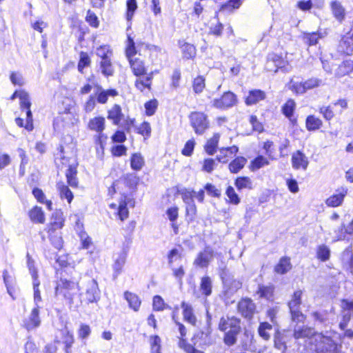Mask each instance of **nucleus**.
<instances>
[{"label": "nucleus", "instance_id": "34", "mask_svg": "<svg viewBox=\"0 0 353 353\" xmlns=\"http://www.w3.org/2000/svg\"><path fill=\"white\" fill-rule=\"evenodd\" d=\"M145 77L141 78L139 77L135 81L136 88L140 91L143 92L145 88H150V85L152 82V79L153 78V73L150 72L149 74L147 73Z\"/></svg>", "mask_w": 353, "mask_h": 353}, {"label": "nucleus", "instance_id": "44", "mask_svg": "<svg viewBox=\"0 0 353 353\" xmlns=\"http://www.w3.org/2000/svg\"><path fill=\"white\" fill-rule=\"evenodd\" d=\"M177 193L181 195V198L185 204L194 202L193 198L194 194H196L195 191L182 188L178 189Z\"/></svg>", "mask_w": 353, "mask_h": 353}, {"label": "nucleus", "instance_id": "12", "mask_svg": "<svg viewBox=\"0 0 353 353\" xmlns=\"http://www.w3.org/2000/svg\"><path fill=\"white\" fill-rule=\"evenodd\" d=\"M338 51L347 55H350L353 52V19L350 30L339 41Z\"/></svg>", "mask_w": 353, "mask_h": 353}, {"label": "nucleus", "instance_id": "40", "mask_svg": "<svg viewBox=\"0 0 353 353\" xmlns=\"http://www.w3.org/2000/svg\"><path fill=\"white\" fill-rule=\"evenodd\" d=\"M322 37V33L319 32H307L303 34V40L309 46H314L318 43L319 39Z\"/></svg>", "mask_w": 353, "mask_h": 353}, {"label": "nucleus", "instance_id": "38", "mask_svg": "<svg viewBox=\"0 0 353 353\" xmlns=\"http://www.w3.org/2000/svg\"><path fill=\"white\" fill-rule=\"evenodd\" d=\"M234 185L238 190L243 189L252 190L253 188V183L252 180L248 176H239L235 180Z\"/></svg>", "mask_w": 353, "mask_h": 353}, {"label": "nucleus", "instance_id": "28", "mask_svg": "<svg viewBox=\"0 0 353 353\" xmlns=\"http://www.w3.org/2000/svg\"><path fill=\"white\" fill-rule=\"evenodd\" d=\"M247 159L243 157H237L233 159L228 165L231 173L236 174L242 170L247 163Z\"/></svg>", "mask_w": 353, "mask_h": 353}, {"label": "nucleus", "instance_id": "46", "mask_svg": "<svg viewBox=\"0 0 353 353\" xmlns=\"http://www.w3.org/2000/svg\"><path fill=\"white\" fill-rule=\"evenodd\" d=\"M161 339L158 335H153L150 337L151 353H161Z\"/></svg>", "mask_w": 353, "mask_h": 353}, {"label": "nucleus", "instance_id": "15", "mask_svg": "<svg viewBox=\"0 0 353 353\" xmlns=\"http://www.w3.org/2000/svg\"><path fill=\"white\" fill-rule=\"evenodd\" d=\"M238 310L242 316L251 319L255 312L256 306L250 299H243L239 302Z\"/></svg>", "mask_w": 353, "mask_h": 353}, {"label": "nucleus", "instance_id": "54", "mask_svg": "<svg viewBox=\"0 0 353 353\" xmlns=\"http://www.w3.org/2000/svg\"><path fill=\"white\" fill-rule=\"evenodd\" d=\"M182 51L183 57L189 59L193 58L196 55V48L195 47L190 43H185L182 46Z\"/></svg>", "mask_w": 353, "mask_h": 353}, {"label": "nucleus", "instance_id": "17", "mask_svg": "<svg viewBox=\"0 0 353 353\" xmlns=\"http://www.w3.org/2000/svg\"><path fill=\"white\" fill-rule=\"evenodd\" d=\"M285 63V61L281 56L272 54L268 56L265 67L268 70L276 72L279 69L283 70Z\"/></svg>", "mask_w": 353, "mask_h": 353}, {"label": "nucleus", "instance_id": "60", "mask_svg": "<svg viewBox=\"0 0 353 353\" xmlns=\"http://www.w3.org/2000/svg\"><path fill=\"white\" fill-rule=\"evenodd\" d=\"M125 131H126V130H123V128H121V130H117L114 134L112 135V142L120 143H123L126 140Z\"/></svg>", "mask_w": 353, "mask_h": 353}, {"label": "nucleus", "instance_id": "52", "mask_svg": "<svg viewBox=\"0 0 353 353\" xmlns=\"http://www.w3.org/2000/svg\"><path fill=\"white\" fill-rule=\"evenodd\" d=\"M165 308L170 309V306L164 303L163 299L159 295H156L153 298V309L156 311H162Z\"/></svg>", "mask_w": 353, "mask_h": 353}, {"label": "nucleus", "instance_id": "16", "mask_svg": "<svg viewBox=\"0 0 353 353\" xmlns=\"http://www.w3.org/2000/svg\"><path fill=\"white\" fill-rule=\"evenodd\" d=\"M347 194V188L341 187L338 188L335 193L328 197L325 201V204L329 207L336 208L342 205L344 198Z\"/></svg>", "mask_w": 353, "mask_h": 353}, {"label": "nucleus", "instance_id": "26", "mask_svg": "<svg viewBox=\"0 0 353 353\" xmlns=\"http://www.w3.org/2000/svg\"><path fill=\"white\" fill-rule=\"evenodd\" d=\"M124 298L128 301V305L131 309L135 312L139 310L141 301L136 294L126 291L124 293Z\"/></svg>", "mask_w": 353, "mask_h": 353}, {"label": "nucleus", "instance_id": "59", "mask_svg": "<svg viewBox=\"0 0 353 353\" xmlns=\"http://www.w3.org/2000/svg\"><path fill=\"white\" fill-rule=\"evenodd\" d=\"M158 101L156 99H152L145 103V114L148 116H152L157 108Z\"/></svg>", "mask_w": 353, "mask_h": 353}, {"label": "nucleus", "instance_id": "5", "mask_svg": "<svg viewBox=\"0 0 353 353\" xmlns=\"http://www.w3.org/2000/svg\"><path fill=\"white\" fill-rule=\"evenodd\" d=\"M88 127L91 130H94L99 133L97 143V145H99L100 148L97 147V154H99L101 150L103 154L104 150V145L105 144L108 139V137L104 136V134H102L105 127V119L101 117H94L89 121Z\"/></svg>", "mask_w": 353, "mask_h": 353}, {"label": "nucleus", "instance_id": "25", "mask_svg": "<svg viewBox=\"0 0 353 353\" xmlns=\"http://www.w3.org/2000/svg\"><path fill=\"white\" fill-rule=\"evenodd\" d=\"M265 98V94L261 90H253L249 92L245 99V103L248 105L255 104Z\"/></svg>", "mask_w": 353, "mask_h": 353}, {"label": "nucleus", "instance_id": "18", "mask_svg": "<svg viewBox=\"0 0 353 353\" xmlns=\"http://www.w3.org/2000/svg\"><path fill=\"white\" fill-rule=\"evenodd\" d=\"M61 337L60 340H54L55 343H61L64 345L63 350L65 353H72V347L74 342L72 333L67 328L61 331Z\"/></svg>", "mask_w": 353, "mask_h": 353}, {"label": "nucleus", "instance_id": "21", "mask_svg": "<svg viewBox=\"0 0 353 353\" xmlns=\"http://www.w3.org/2000/svg\"><path fill=\"white\" fill-rule=\"evenodd\" d=\"M128 205L133 207L134 205V201H133L132 199L129 197L124 196V198L122 199L119 203L117 211V215L121 221H124L128 217L129 211L127 208Z\"/></svg>", "mask_w": 353, "mask_h": 353}, {"label": "nucleus", "instance_id": "7", "mask_svg": "<svg viewBox=\"0 0 353 353\" xmlns=\"http://www.w3.org/2000/svg\"><path fill=\"white\" fill-rule=\"evenodd\" d=\"M192 127L196 134L201 135L209 128V121L207 116L202 112H192L190 115Z\"/></svg>", "mask_w": 353, "mask_h": 353}, {"label": "nucleus", "instance_id": "47", "mask_svg": "<svg viewBox=\"0 0 353 353\" xmlns=\"http://www.w3.org/2000/svg\"><path fill=\"white\" fill-rule=\"evenodd\" d=\"M144 164L143 158L140 154L134 153L131 157L130 165L134 170H140Z\"/></svg>", "mask_w": 353, "mask_h": 353}, {"label": "nucleus", "instance_id": "57", "mask_svg": "<svg viewBox=\"0 0 353 353\" xmlns=\"http://www.w3.org/2000/svg\"><path fill=\"white\" fill-rule=\"evenodd\" d=\"M90 63V59L86 52H81L80 53V59L78 63V70L80 72H83V69L88 66Z\"/></svg>", "mask_w": 353, "mask_h": 353}, {"label": "nucleus", "instance_id": "6", "mask_svg": "<svg viewBox=\"0 0 353 353\" xmlns=\"http://www.w3.org/2000/svg\"><path fill=\"white\" fill-rule=\"evenodd\" d=\"M112 121L114 125L129 132L134 124V119H130L129 117L125 118L120 105L115 104L112 108Z\"/></svg>", "mask_w": 353, "mask_h": 353}, {"label": "nucleus", "instance_id": "37", "mask_svg": "<svg viewBox=\"0 0 353 353\" xmlns=\"http://www.w3.org/2000/svg\"><path fill=\"white\" fill-rule=\"evenodd\" d=\"M331 8L334 17L339 21H342L345 17V9L341 3L338 1H333L331 3Z\"/></svg>", "mask_w": 353, "mask_h": 353}, {"label": "nucleus", "instance_id": "27", "mask_svg": "<svg viewBox=\"0 0 353 353\" xmlns=\"http://www.w3.org/2000/svg\"><path fill=\"white\" fill-rule=\"evenodd\" d=\"M76 223L77 230H79V236L81 239L82 248L88 249L92 244V239L85 231L81 230V228H83V224L80 222V221L78 220L76 222Z\"/></svg>", "mask_w": 353, "mask_h": 353}, {"label": "nucleus", "instance_id": "33", "mask_svg": "<svg viewBox=\"0 0 353 353\" xmlns=\"http://www.w3.org/2000/svg\"><path fill=\"white\" fill-rule=\"evenodd\" d=\"M322 121L314 115H309L305 120V126L309 131H315L321 128Z\"/></svg>", "mask_w": 353, "mask_h": 353}, {"label": "nucleus", "instance_id": "55", "mask_svg": "<svg viewBox=\"0 0 353 353\" xmlns=\"http://www.w3.org/2000/svg\"><path fill=\"white\" fill-rule=\"evenodd\" d=\"M269 164L268 160L263 156H258L251 162L252 170H258Z\"/></svg>", "mask_w": 353, "mask_h": 353}, {"label": "nucleus", "instance_id": "61", "mask_svg": "<svg viewBox=\"0 0 353 353\" xmlns=\"http://www.w3.org/2000/svg\"><path fill=\"white\" fill-rule=\"evenodd\" d=\"M195 146V141L193 139L188 140L181 151V153L186 157H190L193 153Z\"/></svg>", "mask_w": 353, "mask_h": 353}, {"label": "nucleus", "instance_id": "48", "mask_svg": "<svg viewBox=\"0 0 353 353\" xmlns=\"http://www.w3.org/2000/svg\"><path fill=\"white\" fill-rule=\"evenodd\" d=\"M273 292L274 290L272 286L259 285L257 293L261 297L267 300H271L273 298Z\"/></svg>", "mask_w": 353, "mask_h": 353}, {"label": "nucleus", "instance_id": "58", "mask_svg": "<svg viewBox=\"0 0 353 353\" xmlns=\"http://www.w3.org/2000/svg\"><path fill=\"white\" fill-rule=\"evenodd\" d=\"M242 2L241 0H228V1L221 6V10L223 11H232L235 9H238Z\"/></svg>", "mask_w": 353, "mask_h": 353}, {"label": "nucleus", "instance_id": "10", "mask_svg": "<svg viewBox=\"0 0 353 353\" xmlns=\"http://www.w3.org/2000/svg\"><path fill=\"white\" fill-rule=\"evenodd\" d=\"M110 47L108 45L101 46L97 48V54L101 58L100 70L105 77L110 75V59L108 54Z\"/></svg>", "mask_w": 353, "mask_h": 353}, {"label": "nucleus", "instance_id": "53", "mask_svg": "<svg viewBox=\"0 0 353 353\" xmlns=\"http://www.w3.org/2000/svg\"><path fill=\"white\" fill-rule=\"evenodd\" d=\"M19 98L20 100V107L21 110L30 108L31 102L30 100L29 94L27 92L21 90L19 94Z\"/></svg>", "mask_w": 353, "mask_h": 353}, {"label": "nucleus", "instance_id": "56", "mask_svg": "<svg viewBox=\"0 0 353 353\" xmlns=\"http://www.w3.org/2000/svg\"><path fill=\"white\" fill-rule=\"evenodd\" d=\"M97 100L100 103H105L107 102L108 96L110 95V89L104 91L101 88L98 87L95 92Z\"/></svg>", "mask_w": 353, "mask_h": 353}, {"label": "nucleus", "instance_id": "64", "mask_svg": "<svg viewBox=\"0 0 353 353\" xmlns=\"http://www.w3.org/2000/svg\"><path fill=\"white\" fill-rule=\"evenodd\" d=\"M179 346L184 350L186 353H204L196 350L193 345L188 343L184 339H181Z\"/></svg>", "mask_w": 353, "mask_h": 353}, {"label": "nucleus", "instance_id": "31", "mask_svg": "<svg viewBox=\"0 0 353 353\" xmlns=\"http://www.w3.org/2000/svg\"><path fill=\"white\" fill-rule=\"evenodd\" d=\"M343 267L353 275V253L352 250H344L341 257Z\"/></svg>", "mask_w": 353, "mask_h": 353}, {"label": "nucleus", "instance_id": "49", "mask_svg": "<svg viewBox=\"0 0 353 353\" xmlns=\"http://www.w3.org/2000/svg\"><path fill=\"white\" fill-rule=\"evenodd\" d=\"M272 326L268 322L261 323L258 331L260 336L265 340H268L270 337L269 331L272 330Z\"/></svg>", "mask_w": 353, "mask_h": 353}, {"label": "nucleus", "instance_id": "39", "mask_svg": "<svg viewBox=\"0 0 353 353\" xmlns=\"http://www.w3.org/2000/svg\"><path fill=\"white\" fill-rule=\"evenodd\" d=\"M29 216L32 221L43 223L45 221L44 213L41 208L35 206L29 212Z\"/></svg>", "mask_w": 353, "mask_h": 353}, {"label": "nucleus", "instance_id": "13", "mask_svg": "<svg viewBox=\"0 0 353 353\" xmlns=\"http://www.w3.org/2000/svg\"><path fill=\"white\" fill-rule=\"evenodd\" d=\"M214 256L213 248L209 245L205 246L203 251H201L194 261V265L199 268H207Z\"/></svg>", "mask_w": 353, "mask_h": 353}, {"label": "nucleus", "instance_id": "51", "mask_svg": "<svg viewBox=\"0 0 353 353\" xmlns=\"http://www.w3.org/2000/svg\"><path fill=\"white\" fill-rule=\"evenodd\" d=\"M295 105L296 103L294 100H288L287 102L282 107V111L283 114L286 117L290 118L294 114Z\"/></svg>", "mask_w": 353, "mask_h": 353}, {"label": "nucleus", "instance_id": "19", "mask_svg": "<svg viewBox=\"0 0 353 353\" xmlns=\"http://www.w3.org/2000/svg\"><path fill=\"white\" fill-rule=\"evenodd\" d=\"M307 157L300 150H297L292 156V167L299 170L302 168L305 170L308 165Z\"/></svg>", "mask_w": 353, "mask_h": 353}, {"label": "nucleus", "instance_id": "11", "mask_svg": "<svg viewBox=\"0 0 353 353\" xmlns=\"http://www.w3.org/2000/svg\"><path fill=\"white\" fill-rule=\"evenodd\" d=\"M316 353H343L330 336H321L316 345Z\"/></svg>", "mask_w": 353, "mask_h": 353}, {"label": "nucleus", "instance_id": "63", "mask_svg": "<svg viewBox=\"0 0 353 353\" xmlns=\"http://www.w3.org/2000/svg\"><path fill=\"white\" fill-rule=\"evenodd\" d=\"M226 194L230 199V203L233 204H239L240 199L238 194L235 192L234 189L232 186H229L226 190Z\"/></svg>", "mask_w": 353, "mask_h": 353}, {"label": "nucleus", "instance_id": "1", "mask_svg": "<svg viewBox=\"0 0 353 353\" xmlns=\"http://www.w3.org/2000/svg\"><path fill=\"white\" fill-rule=\"evenodd\" d=\"M219 330L224 332L223 343L231 347L237 342V336L241 331V320L236 316H225L220 319Z\"/></svg>", "mask_w": 353, "mask_h": 353}, {"label": "nucleus", "instance_id": "50", "mask_svg": "<svg viewBox=\"0 0 353 353\" xmlns=\"http://www.w3.org/2000/svg\"><path fill=\"white\" fill-rule=\"evenodd\" d=\"M205 86V79L203 76H198L193 80L192 88L196 94L201 93Z\"/></svg>", "mask_w": 353, "mask_h": 353}, {"label": "nucleus", "instance_id": "14", "mask_svg": "<svg viewBox=\"0 0 353 353\" xmlns=\"http://www.w3.org/2000/svg\"><path fill=\"white\" fill-rule=\"evenodd\" d=\"M236 103V97L232 92H225L221 98L214 99L212 105L218 109H226L232 107Z\"/></svg>", "mask_w": 353, "mask_h": 353}, {"label": "nucleus", "instance_id": "23", "mask_svg": "<svg viewBox=\"0 0 353 353\" xmlns=\"http://www.w3.org/2000/svg\"><path fill=\"white\" fill-rule=\"evenodd\" d=\"M181 308L183 309V316L184 320L190 324L195 326L196 324V317L193 312L192 305L185 301L181 303Z\"/></svg>", "mask_w": 353, "mask_h": 353}, {"label": "nucleus", "instance_id": "29", "mask_svg": "<svg viewBox=\"0 0 353 353\" xmlns=\"http://www.w3.org/2000/svg\"><path fill=\"white\" fill-rule=\"evenodd\" d=\"M312 334V330L304 325L296 324L294 326L293 336L296 339L309 337Z\"/></svg>", "mask_w": 353, "mask_h": 353}, {"label": "nucleus", "instance_id": "32", "mask_svg": "<svg viewBox=\"0 0 353 353\" xmlns=\"http://www.w3.org/2000/svg\"><path fill=\"white\" fill-rule=\"evenodd\" d=\"M49 239L52 246L57 250H61L63 247V241L61 235V232L57 230H50L48 229Z\"/></svg>", "mask_w": 353, "mask_h": 353}, {"label": "nucleus", "instance_id": "35", "mask_svg": "<svg viewBox=\"0 0 353 353\" xmlns=\"http://www.w3.org/2000/svg\"><path fill=\"white\" fill-rule=\"evenodd\" d=\"M219 138L220 134L215 133L213 137L208 141L205 145V150L209 155H213L216 152Z\"/></svg>", "mask_w": 353, "mask_h": 353}, {"label": "nucleus", "instance_id": "62", "mask_svg": "<svg viewBox=\"0 0 353 353\" xmlns=\"http://www.w3.org/2000/svg\"><path fill=\"white\" fill-rule=\"evenodd\" d=\"M137 8L136 0L127 1V19L130 21L134 15V12Z\"/></svg>", "mask_w": 353, "mask_h": 353}, {"label": "nucleus", "instance_id": "20", "mask_svg": "<svg viewBox=\"0 0 353 353\" xmlns=\"http://www.w3.org/2000/svg\"><path fill=\"white\" fill-rule=\"evenodd\" d=\"M64 221L63 212L61 210H57L52 214L49 229L52 231L61 229Z\"/></svg>", "mask_w": 353, "mask_h": 353}, {"label": "nucleus", "instance_id": "22", "mask_svg": "<svg viewBox=\"0 0 353 353\" xmlns=\"http://www.w3.org/2000/svg\"><path fill=\"white\" fill-rule=\"evenodd\" d=\"M39 305L34 307L31 312L28 320L25 322V327L28 330H33L40 325L41 320L39 318Z\"/></svg>", "mask_w": 353, "mask_h": 353}, {"label": "nucleus", "instance_id": "24", "mask_svg": "<svg viewBox=\"0 0 353 353\" xmlns=\"http://www.w3.org/2000/svg\"><path fill=\"white\" fill-rule=\"evenodd\" d=\"M128 250L123 248L122 250L118 254V256L115 259L114 264V278H117L119 274H121L122 268L124 265L126 260Z\"/></svg>", "mask_w": 353, "mask_h": 353}, {"label": "nucleus", "instance_id": "8", "mask_svg": "<svg viewBox=\"0 0 353 353\" xmlns=\"http://www.w3.org/2000/svg\"><path fill=\"white\" fill-rule=\"evenodd\" d=\"M291 90L296 94H303L308 90L319 87L322 84V80L316 77H312L302 82L291 81Z\"/></svg>", "mask_w": 353, "mask_h": 353}, {"label": "nucleus", "instance_id": "42", "mask_svg": "<svg viewBox=\"0 0 353 353\" xmlns=\"http://www.w3.org/2000/svg\"><path fill=\"white\" fill-rule=\"evenodd\" d=\"M316 257L321 261L329 260L330 257V248L324 244L319 245L316 250Z\"/></svg>", "mask_w": 353, "mask_h": 353}, {"label": "nucleus", "instance_id": "30", "mask_svg": "<svg viewBox=\"0 0 353 353\" xmlns=\"http://www.w3.org/2000/svg\"><path fill=\"white\" fill-rule=\"evenodd\" d=\"M77 165H70L66 170L65 176L67 182L72 188H77L78 186V179L77 177Z\"/></svg>", "mask_w": 353, "mask_h": 353}, {"label": "nucleus", "instance_id": "43", "mask_svg": "<svg viewBox=\"0 0 353 353\" xmlns=\"http://www.w3.org/2000/svg\"><path fill=\"white\" fill-rule=\"evenodd\" d=\"M332 241L336 242L342 241L345 239L347 234L346 227L344 223H341L339 226L336 228L333 232Z\"/></svg>", "mask_w": 353, "mask_h": 353}, {"label": "nucleus", "instance_id": "45", "mask_svg": "<svg viewBox=\"0 0 353 353\" xmlns=\"http://www.w3.org/2000/svg\"><path fill=\"white\" fill-rule=\"evenodd\" d=\"M58 189L59 190L60 195L62 199H65L67 201L70 203L74 198L72 191L68 186L63 183H58Z\"/></svg>", "mask_w": 353, "mask_h": 353}, {"label": "nucleus", "instance_id": "36", "mask_svg": "<svg viewBox=\"0 0 353 353\" xmlns=\"http://www.w3.org/2000/svg\"><path fill=\"white\" fill-rule=\"evenodd\" d=\"M290 258L282 257L279 263L274 267V271L281 274H285L291 269Z\"/></svg>", "mask_w": 353, "mask_h": 353}, {"label": "nucleus", "instance_id": "4", "mask_svg": "<svg viewBox=\"0 0 353 353\" xmlns=\"http://www.w3.org/2000/svg\"><path fill=\"white\" fill-rule=\"evenodd\" d=\"M61 284H59L56 290L62 294L64 298L68 301V303L70 307L75 305L77 306V301L74 296L77 294L79 289L78 284L74 281H68L66 279H61Z\"/></svg>", "mask_w": 353, "mask_h": 353}, {"label": "nucleus", "instance_id": "2", "mask_svg": "<svg viewBox=\"0 0 353 353\" xmlns=\"http://www.w3.org/2000/svg\"><path fill=\"white\" fill-rule=\"evenodd\" d=\"M137 53V50L136 49L134 41L133 39L128 36L125 54L129 61L133 74L137 77H141L147 74V69L143 60L139 58H133Z\"/></svg>", "mask_w": 353, "mask_h": 353}, {"label": "nucleus", "instance_id": "3", "mask_svg": "<svg viewBox=\"0 0 353 353\" xmlns=\"http://www.w3.org/2000/svg\"><path fill=\"white\" fill-rule=\"evenodd\" d=\"M302 290H299L295 291L288 303L293 322H303L305 319V315L300 310L302 303Z\"/></svg>", "mask_w": 353, "mask_h": 353}, {"label": "nucleus", "instance_id": "41", "mask_svg": "<svg viewBox=\"0 0 353 353\" xmlns=\"http://www.w3.org/2000/svg\"><path fill=\"white\" fill-rule=\"evenodd\" d=\"M212 280L211 279L206 276L201 278V284H200V290L202 292V294L206 296H208L212 293Z\"/></svg>", "mask_w": 353, "mask_h": 353}, {"label": "nucleus", "instance_id": "9", "mask_svg": "<svg viewBox=\"0 0 353 353\" xmlns=\"http://www.w3.org/2000/svg\"><path fill=\"white\" fill-rule=\"evenodd\" d=\"M80 296L81 301L97 302L100 298V291L97 281L94 279H89L86 284L85 292L81 293Z\"/></svg>", "mask_w": 353, "mask_h": 353}]
</instances>
